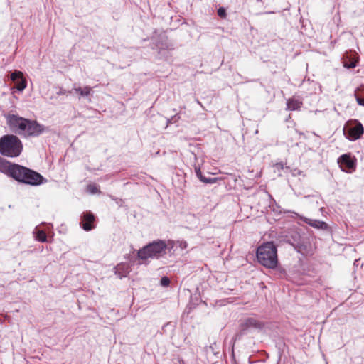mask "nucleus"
I'll return each instance as SVG.
<instances>
[{"instance_id": "7", "label": "nucleus", "mask_w": 364, "mask_h": 364, "mask_svg": "<svg viewBox=\"0 0 364 364\" xmlns=\"http://www.w3.org/2000/svg\"><path fill=\"white\" fill-rule=\"evenodd\" d=\"M5 118L10 130L16 134L22 135L23 131H25L26 123H28V119L14 114H8Z\"/></svg>"}, {"instance_id": "18", "label": "nucleus", "mask_w": 364, "mask_h": 364, "mask_svg": "<svg viewBox=\"0 0 364 364\" xmlns=\"http://www.w3.org/2000/svg\"><path fill=\"white\" fill-rule=\"evenodd\" d=\"M33 234L36 240L41 242H47V235L44 230L36 227L33 231Z\"/></svg>"}, {"instance_id": "23", "label": "nucleus", "mask_w": 364, "mask_h": 364, "mask_svg": "<svg viewBox=\"0 0 364 364\" xmlns=\"http://www.w3.org/2000/svg\"><path fill=\"white\" fill-rule=\"evenodd\" d=\"M273 269L276 270V274L280 278H283L286 275V270L281 267H278V265L277 266L276 268H274Z\"/></svg>"}, {"instance_id": "28", "label": "nucleus", "mask_w": 364, "mask_h": 364, "mask_svg": "<svg viewBox=\"0 0 364 364\" xmlns=\"http://www.w3.org/2000/svg\"><path fill=\"white\" fill-rule=\"evenodd\" d=\"M195 172H196V176L199 178V180L200 181V179L204 176L201 172V170L200 168V167L198 166H196L195 167Z\"/></svg>"}, {"instance_id": "1", "label": "nucleus", "mask_w": 364, "mask_h": 364, "mask_svg": "<svg viewBox=\"0 0 364 364\" xmlns=\"http://www.w3.org/2000/svg\"><path fill=\"white\" fill-rule=\"evenodd\" d=\"M0 171L18 182L38 186L46 181L39 173L19 164H12L0 157Z\"/></svg>"}, {"instance_id": "6", "label": "nucleus", "mask_w": 364, "mask_h": 364, "mask_svg": "<svg viewBox=\"0 0 364 364\" xmlns=\"http://www.w3.org/2000/svg\"><path fill=\"white\" fill-rule=\"evenodd\" d=\"M265 323L253 317L245 318L240 324V331L236 334V338H240L242 336L247 334L252 330L262 331L264 328Z\"/></svg>"}, {"instance_id": "17", "label": "nucleus", "mask_w": 364, "mask_h": 364, "mask_svg": "<svg viewBox=\"0 0 364 364\" xmlns=\"http://www.w3.org/2000/svg\"><path fill=\"white\" fill-rule=\"evenodd\" d=\"M302 102L299 100L291 98L289 99L287 102V109L289 110H297L301 107Z\"/></svg>"}, {"instance_id": "26", "label": "nucleus", "mask_w": 364, "mask_h": 364, "mask_svg": "<svg viewBox=\"0 0 364 364\" xmlns=\"http://www.w3.org/2000/svg\"><path fill=\"white\" fill-rule=\"evenodd\" d=\"M87 189L90 193H91L92 194H95V193H97V192H99V190L95 185H88L87 187Z\"/></svg>"}, {"instance_id": "13", "label": "nucleus", "mask_w": 364, "mask_h": 364, "mask_svg": "<svg viewBox=\"0 0 364 364\" xmlns=\"http://www.w3.org/2000/svg\"><path fill=\"white\" fill-rule=\"evenodd\" d=\"M115 274L122 279L127 277L129 272V267L127 264H120L114 267Z\"/></svg>"}, {"instance_id": "25", "label": "nucleus", "mask_w": 364, "mask_h": 364, "mask_svg": "<svg viewBox=\"0 0 364 364\" xmlns=\"http://www.w3.org/2000/svg\"><path fill=\"white\" fill-rule=\"evenodd\" d=\"M217 14L222 18H225L227 16L226 9L224 7H220L217 11Z\"/></svg>"}, {"instance_id": "8", "label": "nucleus", "mask_w": 364, "mask_h": 364, "mask_svg": "<svg viewBox=\"0 0 364 364\" xmlns=\"http://www.w3.org/2000/svg\"><path fill=\"white\" fill-rule=\"evenodd\" d=\"M337 163L341 171L348 173L354 172L357 167V159L351 153L341 155L337 159Z\"/></svg>"}, {"instance_id": "30", "label": "nucleus", "mask_w": 364, "mask_h": 364, "mask_svg": "<svg viewBox=\"0 0 364 364\" xmlns=\"http://www.w3.org/2000/svg\"><path fill=\"white\" fill-rule=\"evenodd\" d=\"M276 167L280 169H283V164L282 163L276 164Z\"/></svg>"}, {"instance_id": "12", "label": "nucleus", "mask_w": 364, "mask_h": 364, "mask_svg": "<svg viewBox=\"0 0 364 364\" xmlns=\"http://www.w3.org/2000/svg\"><path fill=\"white\" fill-rule=\"evenodd\" d=\"M304 222L306 223L308 225H311V227L320 230H327L328 228V225L326 223L318 220L305 218Z\"/></svg>"}, {"instance_id": "2", "label": "nucleus", "mask_w": 364, "mask_h": 364, "mask_svg": "<svg viewBox=\"0 0 364 364\" xmlns=\"http://www.w3.org/2000/svg\"><path fill=\"white\" fill-rule=\"evenodd\" d=\"M256 257L262 266L269 268H276L279 264L277 246L273 242H267L257 247Z\"/></svg>"}, {"instance_id": "14", "label": "nucleus", "mask_w": 364, "mask_h": 364, "mask_svg": "<svg viewBox=\"0 0 364 364\" xmlns=\"http://www.w3.org/2000/svg\"><path fill=\"white\" fill-rule=\"evenodd\" d=\"M356 102L359 105L364 106V85L356 88L354 92Z\"/></svg>"}, {"instance_id": "3", "label": "nucleus", "mask_w": 364, "mask_h": 364, "mask_svg": "<svg viewBox=\"0 0 364 364\" xmlns=\"http://www.w3.org/2000/svg\"><path fill=\"white\" fill-rule=\"evenodd\" d=\"M23 150V144L14 134H5L0 138V154L7 157H17Z\"/></svg>"}, {"instance_id": "9", "label": "nucleus", "mask_w": 364, "mask_h": 364, "mask_svg": "<svg viewBox=\"0 0 364 364\" xmlns=\"http://www.w3.org/2000/svg\"><path fill=\"white\" fill-rule=\"evenodd\" d=\"M343 132L348 139L355 141L363 136L364 128L360 122L355 120L353 122L348 123L343 129Z\"/></svg>"}, {"instance_id": "19", "label": "nucleus", "mask_w": 364, "mask_h": 364, "mask_svg": "<svg viewBox=\"0 0 364 364\" xmlns=\"http://www.w3.org/2000/svg\"><path fill=\"white\" fill-rule=\"evenodd\" d=\"M15 83L16 87L19 92H22L27 86L26 80L23 77L15 82Z\"/></svg>"}, {"instance_id": "27", "label": "nucleus", "mask_w": 364, "mask_h": 364, "mask_svg": "<svg viewBox=\"0 0 364 364\" xmlns=\"http://www.w3.org/2000/svg\"><path fill=\"white\" fill-rule=\"evenodd\" d=\"M160 284L163 287H168L170 284V279L168 277H163L161 279Z\"/></svg>"}, {"instance_id": "15", "label": "nucleus", "mask_w": 364, "mask_h": 364, "mask_svg": "<svg viewBox=\"0 0 364 364\" xmlns=\"http://www.w3.org/2000/svg\"><path fill=\"white\" fill-rule=\"evenodd\" d=\"M73 90L79 95V97H87L90 95L92 88L90 86H85L83 88L74 87Z\"/></svg>"}, {"instance_id": "10", "label": "nucleus", "mask_w": 364, "mask_h": 364, "mask_svg": "<svg viewBox=\"0 0 364 364\" xmlns=\"http://www.w3.org/2000/svg\"><path fill=\"white\" fill-rule=\"evenodd\" d=\"M25 131H23L22 135L26 137H37L43 134L46 129L45 126L38 123L36 120L28 119V123H26Z\"/></svg>"}, {"instance_id": "24", "label": "nucleus", "mask_w": 364, "mask_h": 364, "mask_svg": "<svg viewBox=\"0 0 364 364\" xmlns=\"http://www.w3.org/2000/svg\"><path fill=\"white\" fill-rule=\"evenodd\" d=\"M180 119V116L177 114L174 116H172L171 118L166 119V126H168L171 124L176 123Z\"/></svg>"}, {"instance_id": "21", "label": "nucleus", "mask_w": 364, "mask_h": 364, "mask_svg": "<svg viewBox=\"0 0 364 364\" xmlns=\"http://www.w3.org/2000/svg\"><path fill=\"white\" fill-rule=\"evenodd\" d=\"M219 180L218 178H215V177H206V176H203L201 179H200V181L204 183H206V184H212V183H216Z\"/></svg>"}, {"instance_id": "31", "label": "nucleus", "mask_w": 364, "mask_h": 364, "mask_svg": "<svg viewBox=\"0 0 364 364\" xmlns=\"http://www.w3.org/2000/svg\"><path fill=\"white\" fill-rule=\"evenodd\" d=\"M215 346H216V343H214L213 345L210 346V348L212 349V351L214 352L215 350Z\"/></svg>"}, {"instance_id": "16", "label": "nucleus", "mask_w": 364, "mask_h": 364, "mask_svg": "<svg viewBox=\"0 0 364 364\" xmlns=\"http://www.w3.org/2000/svg\"><path fill=\"white\" fill-rule=\"evenodd\" d=\"M156 49L159 50V54L163 51H166L169 47L166 38H161L155 43Z\"/></svg>"}, {"instance_id": "29", "label": "nucleus", "mask_w": 364, "mask_h": 364, "mask_svg": "<svg viewBox=\"0 0 364 364\" xmlns=\"http://www.w3.org/2000/svg\"><path fill=\"white\" fill-rule=\"evenodd\" d=\"M73 90H66L65 89H63V88H60L59 90V91L57 92V95H68V94H71L73 92Z\"/></svg>"}, {"instance_id": "11", "label": "nucleus", "mask_w": 364, "mask_h": 364, "mask_svg": "<svg viewBox=\"0 0 364 364\" xmlns=\"http://www.w3.org/2000/svg\"><path fill=\"white\" fill-rule=\"evenodd\" d=\"M95 216L91 211L83 212L80 218V226L85 231H90L95 228Z\"/></svg>"}, {"instance_id": "4", "label": "nucleus", "mask_w": 364, "mask_h": 364, "mask_svg": "<svg viewBox=\"0 0 364 364\" xmlns=\"http://www.w3.org/2000/svg\"><path fill=\"white\" fill-rule=\"evenodd\" d=\"M167 245L165 241L161 240H154L148 243L137 252V257L141 260H146L149 258L158 259L166 254Z\"/></svg>"}, {"instance_id": "5", "label": "nucleus", "mask_w": 364, "mask_h": 364, "mask_svg": "<svg viewBox=\"0 0 364 364\" xmlns=\"http://www.w3.org/2000/svg\"><path fill=\"white\" fill-rule=\"evenodd\" d=\"M285 241L292 245L299 253L302 255L307 253L309 243L306 238L302 236L299 231L291 230L289 235L286 236Z\"/></svg>"}, {"instance_id": "20", "label": "nucleus", "mask_w": 364, "mask_h": 364, "mask_svg": "<svg viewBox=\"0 0 364 364\" xmlns=\"http://www.w3.org/2000/svg\"><path fill=\"white\" fill-rule=\"evenodd\" d=\"M21 78H23L22 72L18 71V70H15L14 72L11 73L10 75L11 80H12L14 82L19 80Z\"/></svg>"}, {"instance_id": "22", "label": "nucleus", "mask_w": 364, "mask_h": 364, "mask_svg": "<svg viewBox=\"0 0 364 364\" xmlns=\"http://www.w3.org/2000/svg\"><path fill=\"white\" fill-rule=\"evenodd\" d=\"M343 64H344V67H346L347 68H354L357 66V60L355 59L345 60Z\"/></svg>"}]
</instances>
